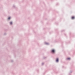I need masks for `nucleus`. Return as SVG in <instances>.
Returning a JSON list of instances; mask_svg holds the SVG:
<instances>
[{"label": "nucleus", "mask_w": 75, "mask_h": 75, "mask_svg": "<svg viewBox=\"0 0 75 75\" xmlns=\"http://www.w3.org/2000/svg\"><path fill=\"white\" fill-rule=\"evenodd\" d=\"M58 58H57V59H56V62H58Z\"/></svg>", "instance_id": "nucleus-3"}, {"label": "nucleus", "mask_w": 75, "mask_h": 75, "mask_svg": "<svg viewBox=\"0 0 75 75\" xmlns=\"http://www.w3.org/2000/svg\"><path fill=\"white\" fill-rule=\"evenodd\" d=\"M10 24H11V25H12V22H11Z\"/></svg>", "instance_id": "nucleus-4"}, {"label": "nucleus", "mask_w": 75, "mask_h": 75, "mask_svg": "<svg viewBox=\"0 0 75 75\" xmlns=\"http://www.w3.org/2000/svg\"><path fill=\"white\" fill-rule=\"evenodd\" d=\"M68 59H70V58H67Z\"/></svg>", "instance_id": "nucleus-6"}, {"label": "nucleus", "mask_w": 75, "mask_h": 75, "mask_svg": "<svg viewBox=\"0 0 75 75\" xmlns=\"http://www.w3.org/2000/svg\"><path fill=\"white\" fill-rule=\"evenodd\" d=\"M8 19V20H10V17H9Z\"/></svg>", "instance_id": "nucleus-5"}, {"label": "nucleus", "mask_w": 75, "mask_h": 75, "mask_svg": "<svg viewBox=\"0 0 75 75\" xmlns=\"http://www.w3.org/2000/svg\"><path fill=\"white\" fill-rule=\"evenodd\" d=\"M71 18L72 20H74V19L75 18V17H74V16H72L71 17Z\"/></svg>", "instance_id": "nucleus-2"}, {"label": "nucleus", "mask_w": 75, "mask_h": 75, "mask_svg": "<svg viewBox=\"0 0 75 75\" xmlns=\"http://www.w3.org/2000/svg\"><path fill=\"white\" fill-rule=\"evenodd\" d=\"M51 52H53V53H54V52H55V50H52Z\"/></svg>", "instance_id": "nucleus-1"}]
</instances>
